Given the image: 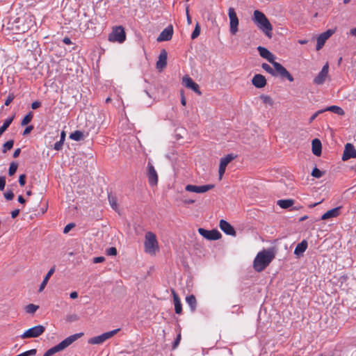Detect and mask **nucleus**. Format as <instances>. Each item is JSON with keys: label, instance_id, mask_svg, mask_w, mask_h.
<instances>
[{"label": "nucleus", "instance_id": "9", "mask_svg": "<svg viewBox=\"0 0 356 356\" xmlns=\"http://www.w3.org/2000/svg\"><path fill=\"white\" fill-rule=\"evenodd\" d=\"M228 15L230 21V33L235 35L238 32V19L234 8H229Z\"/></svg>", "mask_w": 356, "mask_h": 356}, {"label": "nucleus", "instance_id": "46", "mask_svg": "<svg viewBox=\"0 0 356 356\" xmlns=\"http://www.w3.org/2000/svg\"><path fill=\"white\" fill-rule=\"evenodd\" d=\"M106 253L110 256H115L117 254V249L114 247L109 248L106 250Z\"/></svg>", "mask_w": 356, "mask_h": 356}, {"label": "nucleus", "instance_id": "11", "mask_svg": "<svg viewBox=\"0 0 356 356\" xmlns=\"http://www.w3.org/2000/svg\"><path fill=\"white\" fill-rule=\"evenodd\" d=\"M198 232L200 235L209 240H218L222 236L220 232L217 229L207 230L203 228H200Z\"/></svg>", "mask_w": 356, "mask_h": 356}, {"label": "nucleus", "instance_id": "50", "mask_svg": "<svg viewBox=\"0 0 356 356\" xmlns=\"http://www.w3.org/2000/svg\"><path fill=\"white\" fill-rule=\"evenodd\" d=\"M33 125H29L25 128V129L23 131V135L26 136L31 133V131L33 129Z\"/></svg>", "mask_w": 356, "mask_h": 356}, {"label": "nucleus", "instance_id": "59", "mask_svg": "<svg viewBox=\"0 0 356 356\" xmlns=\"http://www.w3.org/2000/svg\"><path fill=\"white\" fill-rule=\"evenodd\" d=\"M181 104L183 105V106H185L186 104V98L184 95L183 93L181 94Z\"/></svg>", "mask_w": 356, "mask_h": 356}, {"label": "nucleus", "instance_id": "18", "mask_svg": "<svg viewBox=\"0 0 356 356\" xmlns=\"http://www.w3.org/2000/svg\"><path fill=\"white\" fill-rule=\"evenodd\" d=\"M173 35V28L172 25L168 26L164 29L157 38L158 42L168 41L171 40Z\"/></svg>", "mask_w": 356, "mask_h": 356}, {"label": "nucleus", "instance_id": "63", "mask_svg": "<svg viewBox=\"0 0 356 356\" xmlns=\"http://www.w3.org/2000/svg\"><path fill=\"white\" fill-rule=\"evenodd\" d=\"M325 111H327V110H325V108H324V109L318 110L315 113L318 116L320 114L323 113Z\"/></svg>", "mask_w": 356, "mask_h": 356}, {"label": "nucleus", "instance_id": "17", "mask_svg": "<svg viewBox=\"0 0 356 356\" xmlns=\"http://www.w3.org/2000/svg\"><path fill=\"white\" fill-rule=\"evenodd\" d=\"M329 66L328 64L326 63L321 69V72L318 74V75L314 79V83L316 85L323 84L327 75H328Z\"/></svg>", "mask_w": 356, "mask_h": 356}, {"label": "nucleus", "instance_id": "21", "mask_svg": "<svg viewBox=\"0 0 356 356\" xmlns=\"http://www.w3.org/2000/svg\"><path fill=\"white\" fill-rule=\"evenodd\" d=\"M220 228L222 231H223L226 234L230 236H235L236 231L234 228L226 220H220L219 224Z\"/></svg>", "mask_w": 356, "mask_h": 356}, {"label": "nucleus", "instance_id": "42", "mask_svg": "<svg viewBox=\"0 0 356 356\" xmlns=\"http://www.w3.org/2000/svg\"><path fill=\"white\" fill-rule=\"evenodd\" d=\"M181 341V334L179 333L177 338L175 339V340L174 341L173 343H172V348L173 350H175V348H177V347L178 346V345L179 344V342Z\"/></svg>", "mask_w": 356, "mask_h": 356}, {"label": "nucleus", "instance_id": "60", "mask_svg": "<svg viewBox=\"0 0 356 356\" xmlns=\"http://www.w3.org/2000/svg\"><path fill=\"white\" fill-rule=\"evenodd\" d=\"M65 136H66V134L64 131H62L61 133H60V140L61 141H65Z\"/></svg>", "mask_w": 356, "mask_h": 356}, {"label": "nucleus", "instance_id": "1", "mask_svg": "<svg viewBox=\"0 0 356 356\" xmlns=\"http://www.w3.org/2000/svg\"><path fill=\"white\" fill-rule=\"evenodd\" d=\"M274 254L269 250L259 252L254 259L253 267L257 272L263 271L274 259Z\"/></svg>", "mask_w": 356, "mask_h": 356}, {"label": "nucleus", "instance_id": "2", "mask_svg": "<svg viewBox=\"0 0 356 356\" xmlns=\"http://www.w3.org/2000/svg\"><path fill=\"white\" fill-rule=\"evenodd\" d=\"M253 21L266 36L271 38L273 26L262 12L258 10H254Z\"/></svg>", "mask_w": 356, "mask_h": 356}, {"label": "nucleus", "instance_id": "26", "mask_svg": "<svg viewBox=\"0 0 356 356\" xmlns=\"http://www.w3.org/2000/svg\"><path fill=\"white\" fill-rule=\"evenodd\" d=\"M308 246L307 242L305 240H303L300 243L297 245L295 248L294 254L297 256L302 255L305 250H307Z\"/></svg>", "mask_w": 356, "mask_h": 356}, {"label": "nucleus", "instance_id": "49", "mask_svg": "<svg viewBox=\"0 0 356 356\" xmlns=\"http://www.w3.org/2000/svg\"><path fill=\"white\" fill-rule=\"evenodd\" d=\"M14 98H15V95L13 94H10L5 101V105L8 106L13 102Z\"/></svg>", "mask_w": 356, "mask_h": 356}, {"label": "nucleus", "instance_id": "61", "mask_svg": "<svg viewBox=\"0 0 356 356\" xmlns=\"http://www.w3.org/2000/svg\"><path fill=\"white\" fill-rule=\"evenodd\" d=\"M18 202L21 204H24L26 200L22 196V195H19L18 197V199H17Z\"/></svg>", "mask_w": 356, "mask_h": 356}, {"label": "nucleus", "instance_id": "10", "mask_svg": "<svg viewBox=\"0 0 356 356\" xmlns=\"http://www.w3.org/2000/svg\"><path fill=\"white\" fill-rule=\"evenodd\" d=\"M236 156L233 155L232 154H229L226 155L225 156L221 158L220 161V165H219V179H222V177L225 172L227 165L234 159Z\"/></svg>", "mask_w": 356, "mask_h": 356}, {"label": "nucleus", "instance_id": "51", "mask_svg": "<svg viewBox=\"0 0 356 356\" xmlns=\"http://www.w3.org/2000/svg\"><path fill=\"white\" fill-rule=\"evenodd\" d=\"M6 185V178L4 177H0V191L4 189Z\"/></svg>", "mask_w": 356, "mask_h": 356}, {"label": "nucleus", "instance_id": "34", "mask_svg": "<svg viewBox=\"0 0 356 356\" xmlns=\"http://www.w3.org/2000/svg\"><path fill=\"white\" fill-rule=\"evenodd\" d=\"M33 115L31 111L29 112L23 118V120L21 122L22 126H25L28 124L33 119Z\"/></svg>", "mask_w": 356, "mask_h": 356}, {"label": "nucleus", "instance_id": "38", "mask_svg": "<svg viewBox=\"0 0 356 356\" xmlns=\"http://www.w3.org/2000/svg\"><path fill=\"white\" fill-rule=\"evenodd\" d=\"M200 26L199 23L197 22L195 25V27L192 34H191V39L194 40V39L197 38L200 35Z\"/></svg>", "mask_w": 356, "mask_h": 356}, {"label": "nucleus", "instance_id": "55", "mask_svg": "<svg viewBox=\"0 0 356 356\" xmlns=\"http://www.w3.org/2000/svg\"><path fill=\"white\" fill-rule=\"evenodd\" d=\"M63 43H65V44H72V41L70 40V38L68 37H65L63 39Z\"/></svg>", "mask_w": 356, "mask_h": 356}, {"label": "nucleus", "instance_id": "54", "mask_svg": "<svg viewBox=\"0 0 356 356\" xmlns=\"http://www.w3.org/2000/svg\"><path fill=\"white\" fill-rule=\"evenodd\" d=\"M19 213V209H15L11 212V217L15 218Z\"/></svg>", "mask_w": 356, "mask_h": 356}, {"label": "nucleus", "instance_id": "48", "mask_svg": "<svg viewBox=\"0 0 356 356\" xmlns=\"http://www.w3.org/2000/svg\"><path fill=\"white\" fill-rule=\"evenodd\" d=\"M19 184L21 186H23L26 184V175H21L19 177Z\"/></svg>", "mask_w": 356, "mask_h": 356}, {"label": "nucleus", "instance_id": "25", "mask_svg": "<svg viewBox=\"0 0 356 356\" xmlns=\"http://www.w3.org/2000/svg\"><path fill=\"white\" fill-rule=\"evenodd\" d=\"M340 207H335L332 209L327 212H325L323 215H322L321 219V220H327L332 218L337 217L340 213Z\"/></svg>", "mask_w": 356, "mask_h": 356}, {"label": "nucleus", "instance_id": "27", "mask_svg": "<svg viewBox=\"0 0 356 356\" xmlns=\"http://www.w3.org/2000/svg\"><path fill=\"white\" fill-rule=\"evenodd\" d=\"M55 270H56V267L55 266H53L52 268H50V270L48 271V273H47V275H45L44 280H42V283L40 284V287H39V291L41 292L43 291V289H44V287L46 286L47 282H48V280H49V278L51 277V276L54 274V273L55 272Z\"/></svg>", "mask_w": 356, "mask_h": 356}, {"label": "nucleus", "instance_id": "12", "mask_svg": "<svg viewBox=\"0 0 356 356\" xmlns=\"http://www.w3.org/2000/svg\"><path fill=\"white\" fill-rule=\"evenodd\" d=\"M356 158V149L352 143H346L344 147L343 153L341 157L342 161H346L350 159Z\"/></svg>", "mask_w": 356, "mask_h": 356}, {"label": "nucleus", "instance_id": "29", "mask_svg": "<svg viewBox=\"0 0 356 356\" xmlns=\"http://www.w3.org/2000/svg\"><path fill=\"white\" fill-rule=\"evenodd\" d=\"M294 204V200L288 199V200H280L277 201V205H279L282 209H288L292 207Z\"/></svg>", "mask_w": 356, "mask_h": 356}, {"label": "nucleus", "instance_id": "22", "mask_svg": "<svg viewBox=\"0 0 356 356\" xmlns=\"http://www.w3.org/2000/svg\"><path fill=\"white\" fill-rule=\"evenodd\" d=\"M252 83L257 88H262L266 85V79L264 76L257 74L253 76Z\"/></svg>", "mask_w": 356, "mask_h": 356}, {"label": "nucleus", "instance_id": "41", "mask_svg": "<svg viewBox=\"0 0 356 356\" xmlns=\"http://www.w3.org/2000/svg\"><path fill=\"white\" fill-rule=\"evenodd\" d=\"M323 175V172L320 170L318 168L315 167L312 172V176L316 178H321Z\"/></svg>", "mask_w": 356, "mask_h": 356}, {"label": "nucleus", "instance_id": "40", "mask_svg": "<svg viewBox=\"0 0 356 356\" xmlns=\"http://www.w3.org/2000/svg\"><path fill=\"white\" fill-rule=\"evenodd\" d=\"M260 98L263 101V102L266 104H269L270 106H272L273 104V101L270 96L261 95L260 96Z\"/></svg>", "mask_w": 356, "mask_h": 356}, {"label": "nucleus", "instance_id": "19", "mask_svg": "<svg viewBox=\"0 0 356 356\" xmlns=\"http://www.w3.org/2000/svg\"><path fill=\"white\" fill-rule=\"evenodd\" d=\"M257 50L259 53V55L266 59L271 64L275 62V56L271 53L268 49L264 47H258Z\"/></svg>", "mask_w": 356, "mask_h": 356}, {"label": "nucleus", "instance_id": "35", "mask_svg": "<svg viewBox=\"0 0 356 356\" xmlns=\"http://www.w3.org/2000/svg\"><path fill=\"white\" fill-rule=\"evenodd\" d=\"M261 67L272 76H276V72L267 63H263Z\"/></svg>", "mask_w": 356, "mask_h": 356}, {"label": "nucleus", "instance_id": "8", "mask_svg": "<svg viewBox=\"0 0 356 356\" xmlns=\"http://www.w3.org/2000/svg\"><path fill=\"white\" fill-rule=\"evenodd\" d=\"M274 67V71L276 72V76L280 75L282 79H286L289 81H293V76L288 72V70L282 66L280 63L275 61L272 63Z\"/></svg>", "mask_w": 356, "mask_h": 356}, {"label": "nucleus", "instance_id": "16", "mask_svg": "<svg viewBox=\"0 0 356 356\" xmlns=\"http://www.w3.org/2000/svg\"><path fill=\"white\" fill-rule=\"evenodd\" d=\"M148 172H147V177H148V181L150 186H154L157 185L158 183V175L154 169V167L152 164L150 163H148L147 165Z\"/></svg>", "mask_w": 356, "mask_h": 356}, {"label": "nucleus", "instance_id": "4", "mask_svg": "<svg viewBox=\"0 0 356 356\" xmlns=\"http://www.w3.org/2000/svg\"><path fill=\"white\" fill-rule=\"evenodd\" d=\"M145 252L149 254H154L156 249H158V242L156 235L152 232H148L145 234Z\"/></svg>", "mask_w": 356, "mask_h": 356}, {"label": "nucleus", "instance_id": "14", "mask_svg": "<svg viewBox=\"0 0 356 356\" xmlns=\"http://www.w3.org/2000/svg\"><path fill=\"white\" fill-rule=\"evenodd\" d=\"M182 83L186 88L193 90L198 95H202V92L200 90L199 85L194 82L190 76H184L182 79Z\"/></svg>", "mask_w": 356, "mask_h": 356}, {"label": "nucleus", "instance_id": "44", "mask_svg": "<svg viewBox=\"0 0 356 356\" xmlns=\"http://www.w3.org/2000/svg\"><path fill=\"white\" fill-rule=\"evenodd\" d=\"M63 143H64L63 141H61V140L57 141L54 145V149L57 151L62 149Z\"/></svg>", "mask_w": 356, "mask_h": 356}, {"label": "nucleus", "instance_id": "7", "mask_svg": "<svg viewBox=\"0 0 356 356\" xmlns=\"http://www.w3.org/2000/svg\"><path fill=\"white\" fill-rule=\"evenodd\" d=\"M45 331V327L42 325H38L29 328L25 331L20 337L22 339L35 338L40 336Z\"/></svg>", "mask_w": 356, "mask_h": 356}, {"label": "nucleus", "instance_id": "53", "mask_svg": "<svg viewBox=\"0 0 356 356\" xmlns=\"http://www.w3.org/2000/svg\"><path fill=\"white\" fill-rule=\"evenodd\" d=\"M40 106H41V102H39V101L33 102L31 104V108H32L33 109H37V108H38Z\"/></svg>", "mask_w": 356, "mask_h": 356}, {"label": "nucleus", "instance_id": "37", "mask_svg": "<svg viewBox=\"0 0 356 356\" xmlns=\"http://www.w3.org/2000/svg\"><path fill=\"white\" fill-rule=\"evenodd\" d=\"M13 145H14L13 140H10L6 142L3 145V150H2L3 152L6 153L8 150H10V149H12L13 147Z\"/></svg>", "mask_w": 356, "mask_h": 356}, {"label": "nucleus", "instance_id": "58", "mask_svg": "<svg viewBox=\"0 0 356 356\" xmlns=\"http://www.w3.org/2000/svg\"><path fill=\"white\" fill-rule=\"evenodd\" d=\"M317 117L318 115L314 113L309 119V124H311Z\"/></svg>", "mask_w": 356, "mask_h": 356}, {"label": "nucleus", "instance_id": "15", "mask_svg": "<svg viewBox=\"0 0 356 356\" xmlns=\"http://www.w3.org/2000/svg\"><path fill=\"white\" fill-rule=\"evenodd\" d=\"M334 33V31L332 29H328L325 32L321 33L316 40V50L318 51L323 48L326 40Z\"/></svg>", "mask_w": 356, "mask_h": 356}, {"label": "nucleus", "instance_id": "33", "mask_svg": "<svg viewBox=\"0 0 356 356\" xmlns=\"http://www.w3.org/2000/svg\"><path fill=\"white\" fill-rule=\"evenodd\" d=\"M108 198L112 209H114L115 211H117L118 207L116 197L112 195L111 194H108Z\"/></svg>", "mask_w": 356, "mask_h": 356}, {"label": "nucleus", "instance_id": "5", "mask_svg": "<svg viewBox=\"0 0 356 356\" xmlns=\"http://www.w3.org/2000/svg\"><path fill=\"white\" fill-rule=\"evenodd\" d=\"M126 39V35L122 26H119L114 28L108 35V40L111 42H123Z\"/></svg>", "mask_w": 356, "mask_h": 356}, {"label": "nucleus", "instance_id": "23", "mask_svg": "<svg viewBox=\"0 0 356 356\" xmlns=\"http://www.w3.org/2000/svg\"><path fill=\"white\" fill-rule=\"evenodd\" d=\"M172 293L173 296L175 313L177 314H181L182 312V306L180 298L175 290H172Z\"/></svg>", "mask_w": 356, "mask_h": 356}, {"label": "nucleus", "instance_id": "56", "mask_svg": "<svg viewBox=\"0 0 356 356\" xmlns=\"http://www.w3.org/2000/svg\"><path fill=\"white\" fill-rule=\"evenodd\" d=\"M21 152V149L20 148H17L15 150L14 153H13V157L14 158H17L19 156V154Z\"/></svg>", "mask_w": 356, "mask_h": 356}, {"label": "nucleus", "instance_id": "36", "mask_svg": "<svg viewBox=\"0 0 356 356\" xmlns=\"http://www.w3.org/2000/svg\"><path fill=\"white\" fill-rule=\"evenodd\" d=\"M38 308L39 307L38 305L29 304L26 307L25 310L29 314H34Z\"/></svg>", "mask_w": 356, "mask_h": 356}, {"label": "nucleus", "instance_id": "6", "mask_svg": "<svg viewBox=\"0 0 356 356\" xmlns=\"http://www.w3.org/2000/svg\"><path fill=\"white\" fill-rule=\"evenodd\" d=\"M120 331V329H115L110 332H104L99 336L90 338L88 340L90 344H101L107 339L113 337L115 334Z\"/></svg>", "mask_w": 356, "mask_h": 356}, {"label": "nucleus", "instance_id": "28", "mask_svg": "<svg viewBox=\"0 0 356 356\" xmlns=\"http://www.w3.org/2000/svg\"><path fill=\"white\" fill-rule=\"evenodd\" d=\"M186 301L187 304L189 305L191 312H194L196 310L197 307V300L195 296L193 294L189 295L186 296Z\"/></svg>", "mask_w": 356, "mask_h": 356}, {"label": "nucleus", "instance_id": "31", "mask_svg": "<svg viewBox=\"0 0 356 356\" xmlns=\"http://www.w3.org/2000/svg\"><path fill=\"white\" fill-rule=\"evenodd\" d=\"M70 138L75 141H80L83 139L84 134L82 131L78 130L70 134Z\"/></svg>", "mask_w": 356, "mask_h": 356}, {"label": "nucleus", "instance_id": "52", "mask_svg": "<svg viewBox=\"0 0 356 356\" xmlns=\"http://www.w3.org/2000/svg\"><path fill=\"white\" fill-rule=\"evenodd\" d=\"M105 258L104 257H97L93 259V263L97 264V263H102L104 261Z\"/></svg>", "mask_w": 356, "mask_h": 356}, {"label": "nucleus", "instance_id": "45", "mask_svg": "<svg viewBox=\"0 0 356 356\" xmlns=\"http://www.w3.org/2000/svg\"><path fill=\"white\" fill-rule=\"evenodd\" d=\"M75 227V224L73 222L67 224L63 229V233L67 234L68 233L73 227Z\"/></svg>", "mask_w": 356, "mask_h": 356}, {"label": "nucleus", "instance_id": "3", "mask_svg": "<svg viewBox=\"0 0 356 356\" xmlns=\"http://www.w3.org/2000/svg\"><path fill=\"white\" fill-rule=\"evenodd\" d=\"M82 333H78L67 337L56 346L47 350L43 355V356H51L54 354L65 349L69 346H70L73 342H74L76 340L80 338L82 336Z\"/></svg>", "mask_w": 356, "mask_h": 356}, {"label": "nucleus", "instance_id": "24", "mask_svg": "<svg viewBox=\"0 0 356 356\" xmlns=\"http://www.w3.org/2000/svg\"><path fill=\"white\" fill-rule=\"evenodd\" d=\"M312 153L316 156H320L321 154L322 145L319 139L315 138L312 143Z\"/></svg>", "mask_w": 356, "mask_h": 356}, {"label": "nucleus", "instance_id": "20", "mask_svg": "<svg viewBox=\"0 0 356 356\" xmlns=\"http://www.w3.org/2000/svg\"><path fill=\"white\" fill-rule=\"evenodd\" d=\"M168 53L165 49H162L159 56V59L156 62V68L159 71L163 70L167 65Z\"/></svg>", "mask_w": 356, "mask_h": 356}, {"label": "nucleus", "instance_id": "13", "mask_svg": "<svg viewBox=\"0 0 356 356\" xmlns=\"http://www.w3.org/2000/svg\"><path fill=\"white\" fill-rule=\"evenodd\" d=\"M214 188L213 184H207L202 186H195L188 184L186 186V191L193 192L197 193H203Z\"/></svg>", "mask_w": 356, "mask_h": 356}, {"label": "nucleus", "instance_id": "47", "mask_svg": "<svg viewBox=\"0 0 356 356\" xmlns=\"http://www.w3.org/2000/svg\"><path fill=\"white\" fill-rule=\"evenodd\" d=\"M186 18H187V23L188 24H192V18L189 15V5H186Z\"/></svg>", "mask_w": 356, "mask_h": 356}, {"label": "nucleus", "instance_id": "64", "mask_svg": "<svg viewBox=\"0 0 356 356\" xmlns=\"http://www.w3.org/2000/svg\"><path fill=\"white\" fill-rule=\"evenodd\" d=\"M308 42V40H299L298 43L300 44H305Z\"/></svg>", "mask_w": 356, "mask_h": 356}, {"label": "nucleus", "instance_id": "57", "mask_svg": "<svg viewBox=\"0 0 356 356\" xmlns=\"http://www.w3.org/2000/svg\"><path fill=\"white\" fill-rule=\"evenodd\" d=\"M70 297L72 299H75L78 297V293L76 291H73V292L70 293Z\"/></svg>", "mask_w": 356, "mask_h": 356}, {"label": "nucleus", "instance_id": "32", "mask_svg": "<svg viewBox=\"0 0 356 356\" xmlns=\"http://www.w3.org/2000/svg\"><path fill=\"white\" fill-rule=\"evenodd\" d=\"M14 116L8 118L3 122V125L0 127V134H3L6 130L9 127L13 122Z\"/></svg>", "mask_w": 356, "mask_h": 356}, {"label": "nucleus", "instance_id": "39", "mask_svg": "<svg viewBox=\"0 0 356 356\" xmlns=\"http://www.w3.org/2000/svg\"><path fill=\"white\" fill-rule=\"evenodd\" d=\"M18 164L15 162H12L8 169V175L13 176L17 171Z\"/></svg>", "mask_w": 356, "mask_h": 356}, {"label": "nucleus", "instance_id": "62", "mask_svg": "<svg viewBox=\"0 0 356 356\" xmlns=\"http://www.w3.org/2000/svg\"><path fill=\"white\" fill-rule=\"evenodd\" d=\"M350 34L356 37V28H353L350 30Z\"/></svg>", "mask_w": 356, "mask_h": 356}, {"label": "nucleus", "instance_id": "30", "mask_svg": "<svg viewBox=\"0 0 356 356\" xmlns=\"http://www.w3.org/2000/svg\"><path fill=\"white\" fill-rule=\"evenodd\" d=\"M325 110H327V111H331L334 113H336L339 115H343L345 114L344 111L338 106H330L327 108H325Z\"/></svg>", "mask_w": 356, "mask_h": 356}, {"label": "nucleus", "instance_id": "43", "mask_svg": "<svg viewBox=\"0 0 356 356\" xmlns=\"http://www.w3.org/2000/svg\"><path fill=\"white\" fill-rule=\"evenodd\" d=\"M4 197L7 200H12L14 197V193L12 191H8L4 193Z\"/></svg>", "mask_w": 356, "mask_h": 356}]
</instances>
